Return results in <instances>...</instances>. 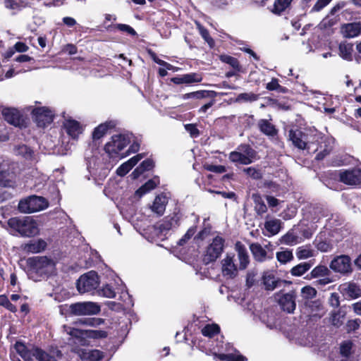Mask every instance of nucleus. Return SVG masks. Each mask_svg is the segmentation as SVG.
Returning a JSON list of instances; mask_svg holds the SVG:
<instances>
[{"instance_id":"f257e3e1","label":"nucleus","mask_w":361,"mask_h":361,"mask_svg":"<svg viewBox=\"0 0 361 361\" xmlns=\"http://www.w3.org/2000/svg\"><path fill=\"white\" fill-rule=\"evenodd\" d=\"M139 147L140 145L134 141L132 133L114 135L104 145L105 154H101L97 149L91 152V155L86 153L87 169L92 176L103 179L108 175L118 159L136 152Z\"/></svg>"},{"instance_id":"f03ea898","label":"nucleus","mask_w":361,"mask_h":361,"mask_svg":"<svg viewBox=\"0 0 361 361\" xmlns=\"http://www.w3.org/2000/svg\"><path fill=\"white\" fill-rule=\"evenodd\" d=\"M289 140L300 149H307L309 152L319 151L316 156L318 160L322 159L332 149L334 139L322 135L316 130L307 135L300 130H290L288 132Z\"/></svg>"},{"instance_id":"7ed1b4c3","label":"nucleus","mask_w":361,"mask_h":361,"mask_svg":"<svg viewBox=\"0 0 361 361\" xmlns=\"http://www.w3.org/2000/svg\"><path fill=\"white\" fill-rule=\"evenodd\" d=\"M183 218V214L178 208H175L172 214L164 217L155 225L144 229L141 234L149 241L164 240L170 231L177 228Z\"/></svg>"},{"instance_id":"20e7f679","label":"nucleus","mask_w":361,"mask_h":361,"mask_svg":"<svg viewBox=\"0 0 361 361\" xmlns=\"http://www.w3.org/2000/svg\"><path fill=\"white\" fill-rule=\"evenodd\" d=\"M235 250L238 254L239 264L234 262V255L227 254L221 260V271L224 276L228 279L234 278L238 274V270L247 268L250 263V257L246 247L240 242L235 245Z\"/></svg>"},{"instance_id":"39448f33","label":"nucleus","mask_w":361,"mask_h":361,"mask_svg":"<svg viewBox=\"0 0 361 361\" xmlns=\"http://www.w3.org/2000/svg\"><path fill=\"white\" fill-rule=\"evenodd\" d=\"M8 231L13 235L31 237L39 233L37 222L31 216L13 217L7 221Z\"/></svg>"},{"instance_id":"423d86ee","label":"nucleus","mask_w":361,"mask_h":361,"mask_svg":"<svg viewBox=\"0 0 361 361\" xmlns=\"http://www.w3.org/2000/svg\"><path fill=\"white\" fill-rule=\"evenodd\" d=\"M64 332L68 336V342L69 345H85L87 337L94 338H105L107 333L102 330L82 331L68 326H63Z\"/></svg>"},{"instance_id":"0eeeda50","label":"nucleus","mask_w":361,"mask_h":361,"mask_svg":"<svg viewBox=\"0 0 361 361\" xmlns=\"http://www.w3.org/2000/svg\"><path fill=\"white\" fill-rule=\"evenodd\" d=\"M15 349L25 361H33L34 358L38 361H58L54 355L42 349L34 346L28 348L21 342L15 344Z\"/></svg>"},{"instance_id":"6e6552de","label":"nucleus","mask_w":361,"mask_h":361,"mask_svg":"<svg viewBox=\"0 0 361 361\" xmlns=\"http://www.w3.org/2000/svg\"><path fill=\"white\" fill-rule=\"evenodd\" d=\"M100 310V305L94 302H80L60 306V312L62 314L66 312L75 316L94 315L97 314Z\"/></svg>"},{"instance_id":"1a4fd4ad","label":"nucleus","mask_w":361,"mask_h":361,"mask_svg":"<svg viewBox=\"0 0 361 361\" xmlns=\"http://www.w3.org/2000/svg\"><path fill=\"white\" fill-rule=\"evenodd\" d=\"M28 263L32 270L40 276L47 277L56 272L55 262L46 256L30 258Z\"/></svg>"},{"instance_id":"9d476101","label":"nucleus","mask_w":361,"mask_h":361,"mask_svg":"<svg viewBox=\"0 0 361 361\" xmlns=\"http://www.w3.org/2000/svg\"><path fill=\"white\" fill-rule=\"evenodd\" d=\"M99 278L94 271H88L78 279L76 287L78 291L81 293L94 294L99 285Z\"/></svg>"},{"instance_id":"9b49d317","label":"nucleus","mask_w":361,"mask_h":361,"mask_svg":"<svg viewBox=\"0 0 361 361\" xmlns=\"http://www.w3.org/2000/svg\"><path fill=\"white\" fill-rule=\"evenodd\" d=\"M47 200L39 196H30L22 200L18 204V210L25 214H30L39 212L48 207Z\"/></svg>"},{"instance_id":"f8f14e48","label":"nucleus","mask_w":361,"mask_h":361,"mask_svg":"<svg viewBox=\"0 0 361 361\" xmlns=\"http://www.w3.org/2000/svg\"><path fill=\"white\" fill-rule=\"evenodd\" d=\"M33 121L38 127L44 128L52 123L55 111L49 106L30 107Z\"/></svg>"},{"instance_id":"ddd939ff","label":"nucleus","mask_w":361,"mask_h":361,"mask_svg":"<svg viewBox=\"0 0 361 361\" xmlns=\"http://www.w3.org/2000/svg\"><path fill=\"white\" fill-rule=\"evenodd\" d=\"M62 129L71 140L78 141L83 134L85 126L71 116H63Z\"/></svg>"},{"instance_id":"4468645a","label":"nucleus","mask_w":361,"mask_h":361,"mask_svg":"<svg viewBox=\"0 0 361 361\" xmlns=\"http://www.w3.org/2000/svg\"><path fill=\"white\" fill-rule=\"evenodd\" d=\"M224 248V240L221 237L214 238L212 243L208 246L204 255V262L206 264L215 261L221 254Z\"/></svg>"},{"instance_id":"2eb2a0df","label":"nucleus","mask_w":361,"mask_h":361,"mask_svg":"<svg viewBox=\"0 0 361 361\" xmlns=\"http://www.w3.org/2000/svg\"><path fill=\"white\" fill-rule=\"evenodd\" d=\"M338 177L340 181L346 185L351 186L361 185V169L360 168L340 171Z\"/></svg>"},{"instance_id":"dca6fc26","label":"nucleus","mask_w":361,"mask_h":361,"mask_svg":"<svg viewBox=\"0 0 361 361\" xmlns=\"http://www.w3.org/2000/svg\"><path fill=\"white\" fill-rule=\"evenodd\" d=\"M338 290L346 298L356 299L361 297V286L353 281L341 284Z\"/></svg>"},{"instance_id":"f3484780","label":"nucleus","mask_w":361,"mask_h":361,"mask_svg":"<svg viewBox=\"0 0 361 361\" xmlns=\"http://www.w3.org/2000/svg\"><path fill=\"white\" fill-rule=\"evenodd\" d=\"M330 268L336 272L342 274L350 272V259L346 255L339 256L331 261Z\"/></svg>"},{"instance_id":"a211bd4d","label":"nucleus","mask_w":361,"mask_h":361,"mask_svg":"<svg viewBox=\"0 0 361 361\" xmlns=\"http://www.w3.org/2000/svg\"><path fill=\"white\" fill-rule=\"evenodd\" d=\"M72 350L77 353L84 361H98L103 357V353L99 350L78 348L79 345H71Z\"/></svg>"},{"instance_id":"6ab92c4d","label":"nucleus","mask_w":361,"mask_h":361,"mask_svg":"<svg viewBox=\"0 0 361 361\" xmlns=\"http://www.w3.org/2000/svg\"><path fill=\"white\" fill-rule=\"evenodd\" d=\"M341 32L344 37L353 38L358 36L361 32V23L354 22L345 23L341 27Z\"/></svg>"},{"instance_id":"aec40b11","label":"nucleus","mask_w":361,"mask_h":361,"mask_svg":"<svg viewBox=\"0 0 361 361\" xmlns=\"http://www.w3.org/2000/svg\"><path fill=\"white\" fill-rule=\"evenodd\" d=\"M279 302L283 311L288 313H293L296 307L294 292L283 294L280 298Z\"/></svg>"},{"instance_id":"412c9836","label":"nucleus","mask_w":361,"mask_h":361,"mask_svg":"<svg viewBox=\"0 0 361 361\" xmlns=\"http://www.w3.org/2000/svg\"><path fill=\"white\" fill-rule=\"evenodd\" d=\"M167 203L168 197L166 195L161 194L155 197L152 204L150 206V209L152 212L161 216L165 212Z\"/></svg>"},{"instance_id":"4be33fe9","label":"nucleus","mask_w":361,"mask_h":361,"mask_svg":"<svg viewBox=\"0 0 361 361\" xmlns=\"http://www.w3.org/2000/svg\"><path fill=\"white\" fill-rule=\"evenodd\" d=\"M47 243L42 239L36 240H31L30 243L23 245L24 251L30 253H39L45 250L47 247Z\"/></svg>"},{"instance_id":"5701e85b","label":"nucleus","mask_w":361,"mask_h":361,"mask_svg":"<svg viewBox=\"0 0 361 361\" xmlns=\"http://www.w3.org/2000/svg\"><path fill=\"white\" fill-rule=\"evenodd\" d=\"M143 156L141 154H137L121 164L116 170V173L119 176H124L127 174L132 168L137 164V163L142 159Z\"/></svg>"},{"instance_id":"b1692460","label":"nucleus","mask_w":361,"mask_h":361,"mask_svg":"<svg viewBox=\"0 0 361 361\" xmlns=\"http://www.w3.org/2000/svg\"><path fill=\"white\" fill-rule=\"evenodd\" d=\"M13 153L17 156H20L25 160H35V154L34 151L25 145H19L13 148Z\"/></svg>"},{"instance_id":"393cba45","label":"nucleus","mask_w":361,"mask_h":361,"mask_svg":"<svg viewBox=\"0 0 361 361\" xmlns=\"http://www.w3.org/2000/svg\"><path fill=\"white\" fill-rule=\"evenodd\" d=\"M116 126V123L113 121H106L105 123H101L97 127H96L92 133V137L94 140H99L104 136L109 130L114 128Z\"/></svg>"},{"instance_id":"a878e982","label":"nucleus","mask_w":361,"mask_h":361,"mask_svg":"<svg viewBox=\"0 0 361 361\" xmlns=\"http://www.w3.org/2000/svg\"><path fill=\"white\" fill-rule=\"evenodd\" d=\"M281 221L277 219H267L264 222V228L267 233L266 235L271 236L276 235L281 230Z\"/></svg>"},{"instance_id":"bb28decb","label":"nucleus","mask_w":361,"mask_h":361,"mask_svg":"<svg viewBox=\"0 0 361 361\" xmlns=\"http://www.w3.org/2000/svg\"><path fill=\"white\" fill-rule=\"evenodd\" d=\"M3 116L5 120L14 126H20L21 121L19 113L15 109H5L3 110Z\"/></svg>"},{"instance_id":"cd10ccee","label":"nucleus","mask_w":361,"mask_h":361,"mask_svg":"<svg viewBox=\"0 0 361 361\" xmlns=\"http://www.w3.org/2000/svg\"><path fill=\"white\" fill-rule=\"evenodd\" d=\"M216 93L214 91L209 90H199L190 93L184 94L181 96V98L184 100L193 99H201L207 97H214Z\"/></svg>"},{"instance_id":"c85d7f7f","label":"nucleus","mask_w":361,"mask_h":361,"mask_svg":"<svg viewBox=\"0 0 361 361\" xmlns=\"http://www.w3.org/2000/svg\"><path fill=\"white\" fill-rule=\"evenodd\" d=\"M280 282L281 281L275 277L274 271H267L264 273L263 283L267 290H273Z\"/></svg>"},{"instance_id":"c756f323","label":"nucleus","mask_w":361,"mask_h":361,"mask_svg":"<svg viewBox=\"0 0 361 361\" xmlns=\"http://www.w3.org/2000/svg\"><path fill=\"white\" fill-rule=\"evenodd\" d=\"M214 358L219 361H245L246 358L240 355L238 352L235 351L233 353H214Z\"/></svg>"},{"instance_id":"7c9ffc66","label":"nucleus","mask_w":361,"mask_h":361,"mask_svg":"<svg viewBox=\"0 0 361 361\" xmlns=\"http://www.w3.org/2000/svg\"><path fill=\"white\" fill-rule=\"evenodd\" d=\"M159 183V177H154V178L149 180L143 185H142L138 190H137L135 195L139 197H141L145 194L149 192L152 190L154 189L157 185Z\"/></svg>"},{"instance_id":"2f4dec72","label":"nucleus","mask_w":361,"mask_h":361,"mask_svg":"<svg viewBox=\"0 0 361 361\" xmlns=\"http://www.w3.org/2000/svg\"><path fill=\"white\" fill-rule=\"evenodd\" d=\"M253 314V319H259L262 322L264 323L267 327L269 329H274L276 326V322L274 321V318L271 319H267L268 317L267 312V311H260V310H255L252 312Z\"/></svg>"},{"instance_id":"473e14b6","label":"nucleus","mask_w":361,"mask_h":361,"mask_svg":"<svg viewBox=\"0 0 361 361\" xmlns=\"http://www.w3.org/2000/svg\"><path fill=\"white\" fill-rule=\"evenodd\" d=\"M295 255L299 260L306 259L314 257L315 251L310 245H302L297 248Z\"/></svg>"},{"instance_id":"72a5a7b5","label":"nucleus","mask_w":361,"mask_h":361,"mask_svg":"<svg viewBox=\"0 0 361 361\" xmlns=\"http://www.w3.org/2000/svg\"><path fill=\"white\" fill-rule=\"evenodd\" d=\"M353 44L346 42L340 43L338 46L339 56L346 61L352 60Z\"/></svg>"},{"instance_id":"f704fd0d","label":"nucleus","mask_w":361,"mask_h":361,"mask_svg":"<svg viewBox=\"0 0 361 361\" xmlns=\"http://www.w3.org/2000/svg\"><path fill=\"white\" fill-rule=\"evenodd\" d=\"M314 260H310L307 262L300 263L293 267L290 273L293 276H300L306 273L314 264Z\"/></svg>"},{"instance_id":"c9c22d12","label":"nucleus","mask_w":361,"mask_h":361,"mask_svg":"<svg viewBox=\"0 0 361 361\" xmlns=\"http://www.w3.org/2000/svg\"><path fill=\"white\" fill-rule=\"evenodd\" d=\"M154 167V162L151 159H146L143 161L141 164L137 166L131 173L133 178H137L142 173L149 171Z\"/></svg>"},{"instance_id":"e433bc0d","label":"nucleus","mask_w":361,"mask_h":361,"mask_svg":"<svg viewBox=\"0 0 361 361\" xmlns=\"http://www.w3.org/2000/svg\"><path fill=\"white\" fill-rule=\"evenodd\" d=\"M250 250L255 259L259 262L265 260L267 257L266 250L258 243H253L250 245Z\"/></svg>"},{"instance_id":"4c0bfd02","label":"nucleus","mask_w":361,"mask_h":361,"mask_svg":"<svg viewBox=\"0 0 361 361\" xmlns=\"http://www.w3.org/2000/svg\"><path fill=\"white\" fill-rule=\"evenodd\" d=\"M14 185V175L7 171H0V186L10 188Z\"/></svg>"},{"instance_id":"58836bf2","label":"nucleus","mask_w":361,"mask_h":361,"mask_svg":"<svg viewBox=\"0 0 361 361\" xmlns=\"http://www.w3.org/2000/svg\"><path fill=\"white\" fill-rule=\"evenodd\" d=\"M260 130L267 135H274L276 134V130L274 125L265 119H262L258 123Z\"/></svg>"},{"instance_id":"ea45409f","label":"nucleus","mask_w":361,"mask_h":361,"mask_svg":"<svg viewBox=\"0 0 361 361\" xmlns=\"http://www.w3.org/2000/svg\"><path fill=\"white\" fill-rule=\"evenodd\" d=\"M238 149L242 152L243 157H247L250 164L256 159V152L247 145H241Z\"/></svg>"},{"instance_id":"a19ab883","label":"nucleus","mask_w":361,"mask_h":361,"mask_svg":"<svg viewBox=\"0 0 361 361\" xmlns=\"http://www.w3.org/2000/svg\"><path fill=\"white\" fill-rule=\"evenodd\" d=\"M292 0H276L271 11L275 14H281L289 7Z\"/></svg>"},{"instance_id":"79ce46f5","label":"nucleus","mask_w":361,"mask_h":361,"mask_svg":"<svg viewBox=\"0 0 361 361\" xmlns=\"http://www.w3.org/2000/svg\"><path fill=\"white\" fill-rule=\"evenodd\" d=\"M229 159L233 163L241 164H250L247 157H243L242 152L237 149V151L231 152L229 154Z\"/></svg>"},{"instance_id":"37998d69","label":"nucleus","mask_w":361,"mask_h":361,"mask_svg":"<svg viewBox=\"0 0 361 361\" xmlns=\"http://www.w3.org/2000/svg\"><path fill=\"white\" fill-rule=\"evenodd\" d=\"M219 330L220 328L217 324H207L202 328V334L206 337L212 338L219 334Z\"/></svg>"},{"instance_id":"c03bdc74","label":"nucleus","mask_w":361,"mask_h":361,"mask_svg":"<svg viewBox=\"0 0 361 361\" xmlns=\"http://www.w3.org/2000/svg\"><path fill=\"white\" fill-rule=\"evenodd\" d=\"M259 96L253 92H244L239 94L236 97L237 102H252L257 101Z\"/></svg>"},{"instance_id":"a18cd8bd","label":"nucleus","mask_w":361,"mask_h":361,"mask_svg":"<svg viewBox=\"0 0 361 361\" xmlns=\"http://www.w3.org/2000/svg\"><path fill=\"white\" fill-rule=\"evenodd\" d=\"M97 293L99 295L108 298H114L116 296L115 290L109 284H106L102 288L97 290Z\"/></svg>"},{"instance_id":"49530a36","label":"nucleus","mask_w":361,"mask_h":361,"mask_svg":"<svg viewBox=\"0 0 361 361\" xmlns=\"http://www.w3.org/2000/svg\"><path fill=\"white\" fill-rule=\"evenodd\" d=\"M276 259L281 264H286L293 259L292 251L286 250L276 252Z\"/></svg>"},{"instance_id":"de8ad7c7","label":"nucleus","mask_w":361,"mask_h":361,"mask_svg":"<svg viewBox=\"0 0 361 361\" xmlns=\"http://www.w3.org/2000/svg\"><path fill=\"white\" fill-rule=\"evenodd\" d=\"M196 25L202 37L205 40V42L209 44L210 47H213L214 46V41L210 37L208 30L202 26L199 23H196Z\"/></svg>"},{"instance_id":"09e8293b","label":"nucleus","mask_w":361,"mask_h":361,"mask_svg":"<svg viewBox=\"0 0 361 361\" xmlns=\"http://www.w3.org/2000/svg\"><path fill=\"white\" fill-rule=\"evenodd\" d=\"M254 201L255 203V211L258 214H262L265 213L267 210L266 204L262 200V198L259 195H253Z\"/></svg>"},{"instance_id":"8fccbe9b","label":"nucleus","mask_w":361,"mask_h":361,"mask_svg":"<svg viewBox=\"0 0 361 361\" xmlns=\"http://www.w3.org/2000/svg\"><path fill=\"white\" fill-rule=\"evenodd\" d=\"M185 84L200 82L202 80V75L196 73L184 74Z\"/></svg>"},{"instance_id":"3c124183","label":"nucleus","mask_w":361,"mask_h":361,"mask_svg":"<svg viewBox=\"0 0 361 361\" xmlns=\"http://www.w3.org/2000/svg\"><path fill=\"white\" fill-rule=\"evenodd\" d=\"M353 343L350 341H344L340 346V353L343 357L347 359L350 353Z\"/></svg>"},{"instance_id":"603ef678","label":"nucleus","mask_w":361,"mask_h":361,"mask_svg":"<svg viewBox=\"0 0 361 361\" xmlns=\"http://www.w3.org/2000/svg\"><path fill=\"white\" fill-rule=\"evenodd\" d=\"M329 271L328 268L323 265H319L314 268L311 271L312 277L317 278L319 276H325L328 275Z\"/></svg>"},{"instance_id":"864d4df0","label":"nucleus","mask_w":361,"mask_h":361,"mask_svg":"<svg viewBox=\"0 0 361 361\" xmlns=\"http://www.w3.org/2000/svg\"><path fill=\"white\" fill-rule=\"evenodd\" d=\"M266 88L270 91L277 90L280 92H286V89L279 85V80L276 78H272L271 82L267 84Z\"/></svg>"},{"instance_id":"5fc2aeb1","label":"nucleus","mask_w":361,"mask_h":361,"mask_svg":"<svg viewBox=\"0 0 361 361\" xmlns=\"http://www.w3.org/2000/svg\"><path fill=\"white\" fill-rule=\"evenodd\" d=\"M220 59L223 62L229 64L234 69L237 71L240 70L238 61L235 58L228 55H222Z\"/></svg>"},{"instance_id":"6e6d98bb","label":"nucleus","mask_w":361,"mask_h":361,"mask_svg":"<svg viewBox=\"0 0 361 361\" xmlns=\"http://www.w3.org/2000/svg\"><path fill=\"white\" fill-rule=\"evenodd\" d=\"M316 294L317 290L310 286H305L301 289V295L305 299H312L316 296Z\"/></svg>"},{"instance_id":"4d7b16f0","label":"nucleus","mask_w":361,"mask_h":361,"mask_svg":"<svg viewBox=\"0 0 361 361\" xmlns=\"http://www.w3.org/2000/svg\"><path fill=\"white\" fill-rule=\"evenodd\" d=\"M298 237L292 232L287 233L283 236V242L287 245H294L298 243Z\"/></svg>"},{"instance_id":"13d9d810","label":"nucleus","mask_w":361,"mask_h":361,"mask_svg":"<svg viewBox=\"0 0 361 361\" xmlns=\"http://www.w3.org/2000/svg\"><path fill=\"white\" fill-rule=\"evenodd\" d=\"M5 7L13 11V13L20 10V6L18 0H5Z\"/></svg>"},{"instance_id":"bf43d9fd","label":"nucleus","mask_w":361,"mask_h":361,"mask_svg":"<svg viewBox=\"0 0 361 361\" xmlns=\"http://www.w3.org/2000/svg\"><path fill=\"white\" fill-rule=\"evenodd\" d=\"M185 129L188 132L192 137H197L200 135V131L195 124L189 123L184 126Z\"/></svg>"},{"instance_id":"052dcab7","label":"nucleus","mask_w":361,"mask_h":361,"mask_svg":"<svg viewBox=\"0 0 361 361\" xmlns=\"http://www.w3.org/2000/svg\"><path fill=\"white\" fill-rule=\"evenodd\" d=\"M246 174L254 179H259L261 178V173L259 170L253 167H248L244 169Z\"/></svg>"},{"instance_id":"680f3d73","label":"nucleus","mask_w":361,"mask_h":361,"mask_svg":"<svg viewBox=\"0 0 361 361\" xmlns=\"http://www.w3.org/2000/svg\"><path fill=\"white\" fill-rule=\"evenodd\" d=\"M360 324V320L359 319H355L353 320H349L346 324L347 331H354L357 330Z\"/></svg>"},{"instance_id":"e2e57ef3","label":"nucleus","mask_w":361,"mask_h":361,"mask_svg":"<svg viewBox=\"0 0 361 361\" xmlns=\"http://www.w3.org/2000/svg\"><path fill=\"white\" fill-rule=\"evenodd\" d=\"M331 0H317L312 8V11L318 12L327 6Z\"/></svg>"},{"instance_id":"0e129e2a","label":"nucleus","mask_w":361,"mask_h":361,"mask_svg":"<svg viewBox=\"0 0 361 361\" xmlns=\"http://www.w3.org/2000/svg\"><path fill=\"white\" fill-rule=\"evenodd\" d=\"M82 323L92 326H97L104 323V319L101 318H91L83 320Z\"/></svg>"},{"instance_id":"69168bd1","label":"nucleus","mask_w":361,"mask_h":361,"mask_svg":"<svg viewBox=\"0 0 361 361\" xmlns=\"http://www.w3.org/2000/svg\"><path fill=\"white\" fill-rule=\"evenodd\" d=\"M195 233V228L192 227L188 230L184 236L180 239L178 244L183 245L188 240H189Z\"/></svg>"},{"instance_id":"338daca9","label":"nucleus","mask_w":361,"mask_h":361,"mask_svg":"<svg viewBox=\"0 0 361 361\" xmlns=\"http://www.w3.org/2000/svg\"><path fill=\"white\" fill-rule=\"evenodd\" d=\"M331 322V324L336 327L341 326L343 324V321L341 319V316L338 312L332 313Z\"/></svg>"},{"instance_id":"774afa93","label":"nucleus","mask_w":361,"mask_h":361,"mask_svg":"<svg viewBox=\"0 0 361 361\" xmlns=\"http://www.w3.org/2000/svg\"><path fill=\"white\" fill-rule=\"evenodd\" d=\"M317 247L321 252H329L332 249L331 245L325 241L319 242L317 245Z\"/></svg>"}]
</instances>
